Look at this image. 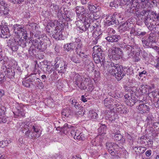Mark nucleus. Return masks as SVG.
I'll use <instances>...</instances> for the list:
<instances>
[{"label":"nucleus","mask_w":159,"mask_h":159,"mask_svg":"<svg viewBox=\"0 0 159 159\" xmlns=\"http://www.w3.org/2000/svg\"><path fill=\"white\" fill-rule=\"evenodd\" d=\"M106 147L109 153L112 156H115L119 147L116 144L113 142H107Z\"/></svg>","instance_id":"nucleus-8"},{"label":"nucleus","mask_w":159,"mask_h":159,"mask_svg":"<svg viewBox=\"0 0 159 159\" xmlns=\"http://www.w3.org/2000/svg\"><path fill=\"white\" fill-rule=\"evenodd\" d=\"M75 52L78 54L80 53L83 50L82 49L83 46L81 40L79 38H76L75 42Z\"/></svg>","instance_id":"nucleus-13"},{"label":"nucleus","mask_w":159,"mask_h":159,"mask_svg":"<svg viewBox=\"0 0 159 159\" xmlns=\"http://www.w3.org/2000/svg\"><path fill=\"white\" fill-rule=\"evenodd\" d=\"M133 50H134V53L135 52L137 55H139V54L140 49L138 46H133Z\"/></svg>","instance_id":"nucleus-62"},{"label":"nucleus","mask_w":159,"mask_h":159,"mask_svg":"<svg viewBox=\"0 0 159 159\" xmlns=\"http://www.w3.org/2000/svg\"><path fill=\"white\" fill-rule=\"evenodd\" d=\"M108 69L109 73L115 76L118 80L121 79L125 75L122 67L120 64L111 63Z\"/></svg>","instance_id":"nucleus-1"},{"label":"nucleus","mask_w":159,"mask_h":159,"mask_svg":"<svg viewBox=\"0 0 159 159\" xmlns=\"http://www.w3.org/2000/svg\"><path fill=\"white\" fill-rule=\"evenodd\" d=\"M93 52L92 54H98V53H102V52L99 46L97 45L94 46L93 48Z\"/></svg>","instance_id":"nucleus-38"},{"label":"nucleus","mask_w":159,"mask_h":159,"mask_svg":"<svg viewBox=\"0 0 159 159\" xmlns=\"http://www.w3.org/2000/svg\"><path fill=\"white\" fill-rule=\"evenodd\" d=\"M89 64L86 66V68L88 71H92L94 70V66L93 63L89 61Z\"/></svg>","instance_id":"nucleus-47"},{"label":"nucleus","mask_w":159,"mask_h":159,"mask_svg":"<svg viewBox=\"0 0 159 159\" xmlns=\"http://www.w3.org/2000/svg\"><path fill=\"white\" fill-rule=\"evenodd\" d=\"M85 139L84 135L83 134H81L78 137H76V139L79 140H83Z\"/></svg>","instance_id":"nucleus-64"},{"label":"nucleus","mask_w":159,"mask_h":159,"mask_svg":"<svg viewBox=\"0 0 159 159\" xmlns=\"http://www.w3.org/2000/svg\"><path fill=\"white\" fill-rule=\"evenodd\" d=\"M101 55L99 57H99V61L100 60V63H101L102 65H103L104 64V63L105 56L103 53H101Z\"/></svg>","instance_id":"nucleus-56"},{"label":"nucleus","mask_w":159,"mask_h":159,"mask_svg":"<svg viewBox=\"0 0 159 159\" xmlns=\"http://www.w3.org/2000/svg\"><path fill=\"white\" fill-rule=\"evenodd\" d=\"M131 24L129 22L126 21L121 24L119 27V30L121 32H125L129 30V27L130 26Z\"/></svg>","instance_id":"nucleus-21"},{"label":"nucleus","mask_w":159,"mask_h":159,"mask_svg":"<svg viewBox=\"0 0 159 159\" xmlns=\"http://www.w3.org/2000/svg\"><path fill=\"white\" fill-rule=\"evenodd\" d=\"M71 103L72 107H74L76 110H81V106L79 104V103L75 100H70Z\"/></svg>","instance_id":"nucleus-33"},{"label":"nucleus","mask_w":159,"mask_h":159,"mask_svg":"<svg viewBox=\"0 0 159 159\" xmlns=\"http://www.w3.org/2000/svg\"><path fill=\"white\" fill-rule=\"evenodd\" d=\"M156 38L155 34L151 33L148 37L142 38L141 40L143 45L147 48H151L152 43H156Z\"/></svg>","instance_id":"nucleus-5"},{"label":"nucleus","mask_w":159,"mask_h":159,"mask_svg":"<svg viewBox=\"0 0 159 159\" xmlns=\"http://www.w3.org/2000/svg\"><path fill=\"white\" fill-rule=\"evenodd\" d=\"M11 142V141L9 139L2 141L0 142V147L4 148L7 146Z\"/></svg>","instance_id":"nucleus-44"},{"label":"nucleus","mask_w":159,"mask_h":159,"mask_svg":"<svg viewBox=\"0 0 159 159\" xmlns=\"http://www.w3.org/2000/svg\"><path fill=\"white\" fill-rule=\"evenodd\" d=\"M34 81V78L33 77L29 78L27 80L23 81L22 82V84L25 87H30V85L29 82H33Z\"/></svg>","instance_id":"nucleus-32"},{"label":"nucleus","mask_w":159,"mask_h":159,"mask_svg":"<svg viewBox=\"0 0 159 159\" xmlns=\"http://www.w3.org/2000/svg\"><path fill=\"white\" fill-rule=\"evenodd\" d=\"M10 34L8 27L6 25L3 26L0 30V37L6 39L10 37Z\"/></svg>","instance_id":"nucleus-11"},{"label":"nucleus","mask_w":159,"mask_h":159,"mask_svg":"<svg viewBox=\"0 0 159 159\" xmlns=\"http://www.w3.org/2000/svg\"><path fill=\"white\" fill-rule=\"evenodd\" d=\"M127 105L129 106H132L136 102L135 101H134L132 98H130L129 99L127 100L126 101Z\"/></svg>","instance_id":"nucleus-49"},{"label":"nucleus","mask_w":159,"mask_h":159,"mask_svg":"<svg viewBox=\"0 0 159 159\" xmlns=\"http://www.w3.org/2000/svg\"><path fill=\"white\" fill-rule=\"evenodd\" d=\"M139 112L142 114H146L149 111V107L146 104H139L136 107Z\"/></svg>","instance_id":"nucleus-14"},{"label":"nucleus","mask_w":159,"mask_h":159,"mask_svg":"<svg viewBox=\"0 0 159 159\" xmlns=\"http://www.w3.org/2000/svg\"><path fill=\"white\" fill-rule=\"evenodd\" d=\"M56 66V69L58 70V72L63 73L66 71L67 66L63 61H58L55 64Z\"/></svg>","instance_id":"nucleus-9"},{"label":"nucleus","mask_w":159,"mask_h":159,"mask_svg":"<svg viewBox=\"0 0 159 159\" xmlns=\"http://www.w3.org/2000/svg\"><path fill=\"white\" fill-rule=\"evenodd\" d=\"M27 110L28 109L26 106L20 104L17 109L16 115L19 116H24Z\"/></svg>","instance_id":"nucleus-12"},{"label":"nucleus","mask_w":159,"mask_h":159,"mask_svg":"<svg viewBox=\"0 0 159 159\" xmlns=\"http://www.w3.org/2000/svg\"><path fill=\"white\" fill-rule=\"evenodd\" d=\"M118 16L117 15L113 14L112 16L107 20L106 21V23L108 25H113L114 24H117L118 21L117 19Z\"/></svg>","instance_id":"nucleus-18"},{"label":"nucleus","mask_w":159,"mask_h":159,"mask_svg":"<svg viewBox=\"0 0 159 159\" xmlns=\"http://www.w3.org/2000/svg\"><path fill=\"white\" fill-rule=\"evenodd\" d=\"M5 75L10 79H12L14 77L15 71L13 70L7 69L5 71Z\"/></svg>","instance_id":"nucleus-26"},{"label":"nucleus","mask_w":159,"mask_h":159,"mask_svg":"<svg viewBox=\"0 0 159 159\" xmlns=\"http://www.w3.org/2000/svg\"><path fill=\"white\" fill-rule=\"evenodd\" d=\"M154 118L152 115H149L147 117L146 120L148 124L150 125L152 123V121L153 120Z\"/></svg>","instance_id":"nucleus-58"},{"label":"nucleus","mask_w":159,"mask_h":159,"mask_svg":"<svg viewBox=\"0 0 159 159\" xmlns=\"http://www.w3.org/2000/svg\"><path fill=\"white\" fill-rule=\"evenodd\" d=\"M150 15V18L151 19L152 21L153 22H154V20L153 19H155L157 20H159V14H157L155 12H152Z\"/></svg>","instance_id":"nucleus-37"},{"label":"nucleus","mask_w":159,"mask_h":159,"mask_svg":"<svg viewBox=\"0 0 159 159\" xmlns=\"http://www.w3.org/2000/svg\"><path fill=\"white\" fill-rule=\"evenodd\" d=\"M105 33L109 35H111L112 34L116 33V32L115 30L113 28H108L105 31Z\"/></svg>","instance_id":"nucleus-46"},{"label":"nucleus","mask_w":159,"mask_h":159,"mask_svg":"<svg viewBox=\"0 0 159 159\" xmlns=\"http://www.w3.org/2000/svg\"><path fill=\"white\" fill-rule=\"evenodd\" d=\"M9 43L11 46V48L13 51H16L18 48L19 46L24 48L26 46L25 41L20 38L11 39L10 40Z\"/></svg>","instance_id":"nucleus-4"},{"label":"nucleus","mask_w":159,"mask_h":159,"mask_svg":"<svg viewBox=\"0 0 159 159\" xmlns=\"http://www.w3.org/2000/svg\"><path fill=\"white\" fill-rule=\"evenodd\" d=\"M87 14L85 16H84V18H85L86 20V19H87V20H89L88 22L89 23L93 22L94 20H97V18L94 17V15H96L95 14H93V13H89L87 12Z\"/></svg>","instance_id":"nucleus-28"},{"label":"nucleus","mask_w":159,"mask_h":159,"mask_svg":"<svg viewBox=\"0 0 159 159\" xmlns=\"http://www.w3.org/2000/svg\"><path fill=\"white\" fill-rule=\"evenodd\" d=\"M128 155V153L125 150L123 149L119 148L115 156L119 157H123L126 158Z\"/></svg>","instance_id":"nucleus-20"},{"label":"nucleus","mask_w":159,"mask_h":159,"mask_svg":"<svg viewBox=\"0 0 159 159\" xmlns=\"http://www.w3.org/2000/svg\"><path fill=\"white\" fill-rule=\"evenodd\" d=\"M80 57L82 58H87L88 56L84 52V51L81 52L80 53H78L77 54Z\"/></svg>","instance_id":"nucleus-63"},{"label":"nucleus","mask_w":159,"mask_h":159,"mask_svg":"<svg viewBox=\"0 0 159 159\" xmlns=\"http://www.w3.org/2000/svg\"><path fill=\"white\" fill-rule=\"evenodd\" d=\"M93 56V58L94 60L95 63L98 64L100 62V60L99 61V57H100V56H101V53H98V54H92Z\"/></svg>","instance_id":"nucleus-45"},{"label":"nucleus","mask_w":159,"mask_h":159,"mask_svg":"<svg viewBox=\"0 0 159 159\" xmlns=\"http://www.w3.org/2000/svg\"><path fill=\"white\" fill-rule=\"evenodd\" d=\"M133 0H120V3L121 6H123L127 4V2H129V3H130Z\"/></svg>","instance_id":"nucleus-57"},{"label":"nucleus","mask_w":159,"mask_h":159,"mask_svg":"<svg viewBox=\"0 0 159 159\" xmlns=\"http://www.w3.org/2000/svg\"><path fill=\"white\" fill-rule=\"evenodd\" d=\"M102 34L101 32L99 30H96L93 34L92 42L94 44H96L98 39L100 38V35Z\"/></svg>","instance_id":"nucleus-16"},{"label":"nucleus","mask_w":159,"mask_h":159,"mask_svg":"<svg viewBox=\"0 0 159 159\" xmlns=\"http://www.w3.org/2000/svg\"><path fill=\"white\" fill-rule=\"evenodd\" d=\"M113 136H114V138L117 141H119L121 140L122 136L120 133V132L117 131L115 134H113Z\"/></svg>","instance_id":"nucleus-41"},{"label":"nucleus","mask_w":159,"mask_h":159,"mask_svg":"<svg viewBox=\"0 0 159 159\" xmlns=\"http://www.w3.org/2000/svg\"><path fill=\"white\" fill-rule=\"evenodd\" d=\"M147 34L146 32L144 31H141V29H138L137 30V32H136V35L139 36L141 37L143 36H144Z\"/></svg>","instance_id":"nucleus-48"},{"label":"nucleus","mask_w":159,"mask_h":159,"mask_svg":"<svg viewBox=\"0 0 159 159\" xmlns=\"http://www.w3.org/2000/svg\"><path fill=\"white\" fill-rule=\"evenodd\" d=\"M71 127L72 126L70 125L69 126L67 124H65L62 128L61 132L64 134H66L68 131L70 130V129H71Z\"/></svg>","instance_id":"nucleus-36"},{"label":"nucleus","mask_w":159,"mask_h":159,"mask_svg":"<svg viewBox=\"0 0 159 159\" xmlns=\"http://www.w3.org/2000/svg\"><path fill=\"white\" fill-rule=\"evenodd\" d=\"M40 42V41L39 42V41L36 39H31L30 40V43H32L33 46L35 48L38 49V47L39 46V44L41 43Z\"/></svg>","instance_id":"nucleus-43"},{"label":"nucleus","mask_w":159,"mask_h":159,"mask_svg":"<svg viewBox=\"0 0 159 159\" xmlns=\"http://www.w3.org/2000/svg\"><path fill=\"white\" fill-rule=\"evenodd\" d=\"M75 84L81 90H85L87 88V85L89 83V79L88 78L83 77L78 74L75 76Z\"/></svg>","instance_id":"nucleus-2"},{"label":"nucleus","mask_w":159,"mask_h":159,"mask_svg":"<svg viewBox=\"0 0 159 159\" xmlns=\"http://www.w3.org/2000/svg\"><path fill=\"white\" fill-rule=\"evenodd\" d=\"M83 18H79L80 20H78L76 22V24L77 26L80 30L83 31H86V29L84 26L85 25L84 22L81 19Z\"/></svg>","instance_id":"nucleus-27"},{"label":"nucleus","mask_w":159,"mask_h":159,"mask_svg":"<svg viewBox=\"0 0 159 159\" xmlns=\"http://www.w3.org/2000/svg\"><path fill=\"white\" fill-rule=\"evenodd\" d=\"M39 46L38 47V49L41 50L42 51H43L46 49L47 47L46 46V44L45 43H40Z\"/></svg>","instance_id":"nucleus-52"},{"label":"nucleus","mask_w":159,"mask_h":159,"mask_svg":"<svg viewBox=\"0 0 159 159\" xmlns=\"http://www.w3.org/2000/svg\"><path fill=\"white\" fill-rule=\"evenodd\" d=\"M33 78L34 81L35 80H36L35 84H36V86L39 89H43L44 87V85L42 82H41L39 78H37L35 75L33 76Z\"/></svg>","instance_id":"nucleus-30"},{"label":"nucleus","mask_w":159,"mask_h":159,"mask_svg":"<svg viewBox=\"0 0 159 159\" xmlns=\"http://www.w3.org/2000/svg\"><path fill=\"white\" fill-rule=\"evenodd\" d=\"M13 29L14 32L18 38L21 39L23 38L25 39L27 37V31L26 28L24 26L19 24H15L13 26Z\"/></svg>","instance_id":"nucleus-3"},{"label":"nucleus","mask_w":159,"mask_h":159,"mask_svg":"<svg viewBox=\"0 0 159 159\" xmlns=\"http://www.w3.org/2000/svg\"><path fill=\"white\" fill-rule=\"evenodd\" d=\"M125 49L127 54L129 57L132 56L134 54V50H133V47L129 45L126 46Z\"/></svg>","instance_id":"nucleus-29"},{"label":"nucleus","mask_w":159,"mask_h":159,"mask_svg":"<svg viewBox=\"0 0 159 159\" xmlns=\"http://www.w3.org/2000/svg\"><path fill=\"white\" fill-rule=\"evenodd\" d=\"M150 11L148 9L143 10L141 12L140 14L142 16H145L146 17H148V16L150 13Z\"/></svg>","instance_id":"nucleus-51"},{"label":"nucleus","mask_w":159,"mask_h":159,"mask_svg":"<svg viewBox=\"0 0 159 159\" xmlns=\"http://www.w3.org/2000/svg\"><path fill=\"white\" fill-rule=\"evenodd\" d=\"M9 10L7 7H5L4 10H3V15L5 17H7L9 16L10 14L9 13Z\"/></svg>","instance_id":"nucleus-55"},{"label":"nucleus","mask_w":159,"mask_h":159,"mask_svg":"<svg viewBox=\"0 0 159 159\" xmlns=\"http://www.w3.org/2000/svg\"><path fill=\"white\" fill-rule=\"evenodd\" d=\"M121 51L120 48H115L112 49V51L108 54L109 57L112 60H117L121 57Z\"/></svg>","instance_id":"nucleus-6"},{"label":"nucleus","mask_w":159,"mask_h":159,"mask_svg":"<svg viewBox=\"0 0 159 159\" xmlns=\"http://www.w3.org/2000/svg\"><path fill=\"white\" fill-rule=\"evenodd\" d=\"M121 37L120 35L115 34L109 35L105 39L109 42L114 43L118 42L120 40Z\"/></svg>","instance_id":"nucleus-17"},{"label":"nucleus","mask_w":159,"mask_h":159,"mask_svg":"<svg viewBox=\"0 0 159 159\" xmlns=\"http://www.w3.org/2000/svg\"><path fill=\"white\" fill-rule=\"evenodd\" d=\"M88 117L90 119L92 120H97L98 117V116L97 113L95 111L93 110H91L89 111Z\"/></svg>","instance_id":"nucleus-25"},{"label":"nucleus","mask_w":159,"mask_h":159,"mask_svg":"<svg viewBox=\"0 0 159 159\" xmlns=\"http://www.w3.org/2000/svg\"><path fill=\"white\" fill-rule=\"evenodd\" d=\"M28 135H25L26 137L30 139L33 138H37L39 137L40 136L41 134V132L39 131V129H38V131L35 132L34 130H29L28 132Z\"/></svg>","instance_id":"nucleus-15"},{"label":"nucleus","mask_w":159,"mask_h":159,"mask_svg":"<svg viewBox=\"0 0 159 159\" xmlns=\"http://www.w3.org/2000/svg\"><path fill=\"white\" fill-rule=\"evenodd\" d=\"M57 22V21L55 20L51 21L50 23H48V25L51 28H52V27H54L55 26Z\"/></svg>","instance_id":"nucleus-61"},{"label":"nucleus","mask_w":159,"mask_h":159,"mask_svg":"<svg viewBox=\"0 0 159 159\" xmlns=\"http://www.w3.org/2000/svg\"><path fill=\"white\" fill-rule=\"evenodd\" d=\"M50 76L52 80H55L58 78V75L56 71H53Z\"/></svg>","instance_id":"nucleus-60"},{"label":"nucleus","mask_w":159,"mask_h":159,"mask_svg":"<svg viewBox=\"0 0 159 159\" xmlns=\"http://www.w3.org/2000/svg\"><path fill=\"white\" fill-rule=\"evenodd\" d=\"M153 22H154V23H152V21L151 22H150V25H148V28L149 29V30H153L154 28H155L156 27V24L155 23V22L154 21Z\"/></svg>","instance_id":"nucleus-53"},{"label":"nucleus","mask_w":159,"mask_h":159,"mask_svg":"<svg viewBox=\"0 0 159 159\" xmlns=\"http://www.w3.org/2000/svg\"><path fill=\"white\" fill-rule=\"evenodd\" d=\"M103 103L105 106L110 107V106L112 105V101L110 98H106L103 101Z\"/></svg>","instance_id":"nucleus-35"},{"label":"nucleus","mask_w":159,"mask_h":159,"mask_svg":"<svg viewBox=\"0 0 159 159\" xmlns=\"http://www.w3.org/2000/svg\"><path fill=\"white\" fill-rule=\"evenodd\" d=\"M54 31V34L52 35L53 38L57 40H61L62 39V32L59 30H55Z\"/></svg>","instance_id":"nucleus-24"},{"label":"nucleus","mask_w":159,"mask_h":159,"mask_svg":"<svg viewBox=\"0 0 159 159\" xmlns=\"http://www.w3.org/2000/svg\"><path fill=\"white\" fill-rule=\"evenodd\" d=\"M88 7L91 11L94 12L95 11H97L98 6L97 4L93 5L89 3Z\"/></svg>","instance_id":"nucleus-40"},{"label":"nucleus","mask_w":159,"mask_h":159,"mask_svg":"<svg viewBox=\"0 0 159 159\" xmlns=\"http://www.w3.org/2000/svg\"><path fill=\"white\" fill-rule=\"evenodd\" d=\"M8 117L6 116H3L2 115L0 116V123L2 122L6 123L7 121Z\"/></svg>","instance_id":"nucleus-54"},{"label":"nucleus","mask_w":159,"mask_h":159,"mask_svg":"<svg viewBox=\"0 0 159 159\" xmlns=\"http://www.w3.org/2000/svg\"><path fill=\"white\" fill-rule=\"evenodd\" d=\"M75 47V42L70 43H67L64 45L63 48L64 50L70 52L72 50H74L73 49Z\"/></svg>","instance_id":"nucleus-23"},{"label":"nucleus","mask_w":159,"mask_h":159,"mask_svg":"<svg viewBox=\"0 0 159 159\" xmlns=\"http://www.w3.org/2000/svg\"><path fill=\"white\" fill-rule=\"evenodd\" d=\"M28 51L30 55L31 56H32L35 52V50L33 48V46H32L30 48Z\"/></svg>","instance_id":"nucleus-59"},{"label":"nucleus","mask_w":159,"mask_h":159,"mask_svg":"<svg viewBox=\"0 0 159 159\" xmlns=\"http://www.w3.org/2000/svg\"><path fill=\"white\" fill-rule=\"evenodd\" d=\"M44 68L50 73L56 69V67H54L53 65L50 64L48 65H45Z\"/></svg>","instance_id":"nucleus-31"},{"label":"nucleus","mask_w":159,"mask_h":159,"mask_svg":"<svg viewBox=\"0 0 159 159\" xmlns=\"http://www.w3.org/2000/svg\"><path fill=\"white\" fill-rule=\"evenodd\" d=\"M79 130V129L75 127H71L70 134L73 137H75V136L76 135V134L78 132Z\"/></svg>","instance_id":"nucleus-42"},{"label":"nucleus","mask_w":159,"mask_h":159,"mask_svg":"<svg viewBox=\"0 0 159 159\" xmlns=\"http://www.w3.org/2000/svg\"><path fill=\"white\" fill-rule=\"evenodd\" d=\"M21 130L25 135H28V132L29 130H34L35 132L38 131V126L32 125L30 124H26L24 123H22L20 125Z\"/></svg>","instance_id":"nucleus-7"},{"label":"nucleus","mask_w":159,"mask_h":159,"mask_svg":"<svg viewBox=\"0 0 159 159\" xmlns=\"http://www.w3.org/2000/svg\"><path fill=\"white\" fill-rule=\"evenodd\" d=\"M77 16L79 18H84L87 14V11L83 7L77 6L75 7Z\"/></svg>","instance_id":"nucleus-10"},{"label":"nucleus","mask_w":159,"mask_h":159,"mask_svg":"<svg viewBox=\"0 0 159 159\" xmlns=\"http://www.w3.org/2000/svg\"><path fill=\"white\" fill-rule=\"evenodd\" d=\"M132 3L131 6L133 7H130V10H129V12L130 13H134L135 12H137L138 11L137 9L138 8L137 7L139 4V2L137 0H133L132 2L130 3Z\"/></svg>","instance_id":"nucleus-22"},{"label":"nucleus","mask_w":159,"mask_h":159,"mask_svg":"<svg viewBox=\"0 0 159 159\" xmlns=\"http://www.w3.org/2000/svg\"><path fill=\"white\" fill-rule=\"evenodd\" d=\"M159 91H157L156 90L151 91L150 90V92L148 93L149 96L150 97H152L153 98H158L159 96Z\"/></svg>","instance_id":"nucleus-34"},{"label":"nucleus","mask_w":159,"mask_h":159,"mask_svg":"<svg viewBox=\"0 0 159 159\" xmlns=\"http://www.w3.org/2000/svg\"><path fill=\"white\" fill-rule=\"evenodd\" d=\"M69 56L72 61L75 63H80V60L75 53L74 50H72L70 52Z\"/></svg>","instance_id":"nucleus-19"},{"label":"nucleus","mask_w":159,"mask_h":159,"mask_svg":"<svg viewBox=\"0 0 159 159\" xmlns=\"http://www.w3.org/2000/svg\"><path fill=\"white\" fill-rule=\"evenodd\" d=\"M54 10L56 13V14H57L58 16H62V13H61L59 10V7L58 6L54 5Z\"/></svg>","instance_id":"nucleus-50"},{"label":"nucleus","mask_w":159,"mask_h":159,"mask_svg":"<svg viewBox=\"0 0 159 159\" xmlns=\"http://www.w3.org/2000/svg\"><path fill=\"white\" fill-rule=\"evenodd\" d=\"M71 111L69 108L64 109L62 112L61 114L62 116L68 117L70 115Z\"/></svg>","instance_id":"nucleus-39"}]
</instances>
